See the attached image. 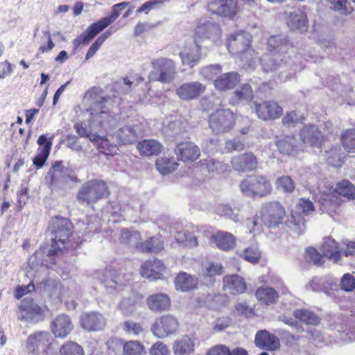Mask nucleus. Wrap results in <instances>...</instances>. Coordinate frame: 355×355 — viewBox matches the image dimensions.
Here are the masks:
<instances>
[{"label": "nucleus", "instance_id": "nucleus-1", "mask_svg": "<svg viewBox=\"0 0 355 355\" xmlns=\"http://www.w3.org/2000/svg\"><path fill=\"white\" fill-rule=\"evenodd\" d=\"M338 196H342L349 200L355 199V186L349 180H343L336 184L334 191L329 193L323 192L320 198L319 202L322 209L326 211L330 216L336 214L341 204L342 200Z\"/></svg>", "mask_w": 355, "mask_h": 355}, {"label": "nucleus", "instance_id": "nucleus-2", "mask_svg": "<svg viewBox=\"0 0 355 355\" xmlns=\"http://www.w3.org/2000/svg\"><path fill=\"white\" fill-rule=\"evenodd\" d=\"M83 103L89 107L87 109L94 120L101 125L110 121V98L101 95L98 89L92 88L87 91L83 98Z\"/></svg>", "mask_w": 355, "mask_h": 355}, {"label": "nucleus", "instance_id": "nucleus-3", "mask_svg": "<svg viewBox=\"0 0 355 355\" xmlns=\"http://www.w3.org/2000/svg\"><path fill=\"white\" fill-rule=\"evenodd\" d=\"M108 188L103 180H89L81 185L76 194L77 202L89 206L107 196Z\"/></svg>", "mask_w": 355, "mask_h": 355}, {"label": "nucleus", "instance_id": "nucleus-4", "mask_svg": "<svg viewBox=\"0 0 355 355\" xmlns=\"http://www.w3.org/2000/svg\"><path fill=\"white\" fill-rule=\"evenodd\" d=\"M242 193L247 197L263 198L272 193V186L267 177L263 175H249L239 184Z\"/></svg>", "mask_w": 355, "mask_h": 355}, {"label": "nucleus", "instance_id": "nucleus-5", "mask_svg": "<svg viewBox=\"0 0 355 355\" xmlns=\"http://www.w3.org/2000/svg\"><path fill=\"white\" fill-rule=\"evenodd\" d=\"M51 227L54 238L52 239L51 249L49 253L53 256L65 248L66 241L71 234L72 225L67 218L56 216L52 218Z\"/></svg>", "mask_w": 355, "mask_h": 355}, {"label": "nucleus", "instance_id": "nucleus-6", "mask_svg": "<svg viewBox=\"0 0 355 355\" xmlns=\"http://www.w3.org/2000/svg\"><path fill=\"white\" fill-rule=\"evenodd\" d=\"M313 202L306 198H301L297 204L295 209L291 211V217L288 223L291 231L300 236L306 230L304 216L309 215L314 211Z\"/></svg>", "mask_w": 355, "mask_h": 355}, {"label": "nucleus", "instance_id": "nucleus-7", "mask_svg": "<svg viewBox=\"0 0 355 355\" xmlns=\"http://www.w3.org/2000/svg\"><path fill=\"white\" fill-rule=\"evenodd\" d=\"M152 64L153 70L148 75L150 81L170 83L174 79L175 66L171 59L160 58L154 60Z\"/></svg>", "mask_w": 355, "mask_h": 355}, {"label": "nucleus", "instance_id": "nucleus-8", "mask_svg": "<svg viewBox=\"0 0 355 355\" xmlns=\"http://www.w3.org/2000/svg\"><path fill=\"white\" fill-rule=\"evenodd\" d=\"M252 35L246 31H240L230 35L227 39V48L230 53L239 55L244 53L245 59L248 60L247 55L254 54V50L251 48Z\"/></svg>", "mask_w": 355, "mask_h": 355}, {"label": "nucleus", "instance_id": "nucleus-9", "mask_svg": "<svg viewBox=\"0 0 355 355\" xmlns=\"http://www.w3.org/2000/svg\"><path fill=\"white\" fill-rule=\"evenodd\" d=\"M208 122L214 132L225 133L234 128L235 117L230 109H218L210 114Z\"/></svg>", "mask_w": 355, "mask_h": 355}, {"label": "nucleus", "instance_id": "nucleus-10", "mask_svg": "<svg viewBox=\"0 0 355 355\" xmlns=\"http://www.w3.org/2000/svg\"><path fill=\"white\" fill-rule=\"evenodd\" d=\"M178 327V320L171 314H165L155 319L151 332L155 337L163 339L174 334Z\"/></svg>", "mask_w": 355, "mask_h": 355}, {"label": "nucleus", "instance_id": "nucleus-11", "mask_svg": "<svg viewBox=\"0 0 355 355\" xmlns=\"http://www.w3.org/2000/svg\"><path fill=\"white\" fill-rule=\"evenodd\" d=\"M285 215L284 207L278 202H267L261 207V220L268 227H275L282 223Z\"/></svg>", "mask_w": 355, "mask_h": 355}, {"label": "nucleus", "instance_id": "nucleus-12", "mask_svg": "<svg viewBox=\"0 0 355 355\" xmlns=\"http://www.w3.org/2000/svg\"><path fill=\"white\" fill-rule=\"evenodd\" d=\"M18 320L37 323L43 320V311L33 299L26 297L19 306Z\"/></svg>", "mask_w": 355, "mask_h": 355}, {"label": "nucleus", "instance_id": "nucleus-13", "mask_svg": "<svg viewBox=\"0 0 355 355\" xmlns=\"http://www.w3.org/2000/svg\"><path fill=\"white\" fill-rule=\"evenodd\" d=\"M111 23V16L102 18L97 22L91 24L86 31L78 35L73 41L74 49H77L80 45H87L101 31L108 26Z\"/></svg>", "mask_w": 355, "mask_h": 355}, {"label": "nucleus", "instance_id": "nucleus-14", "mask_svg": "<svg viewBox=\"0 0 355 355\" xmlns=\"http://www.w3.org/2000/svg\"><path fill=\"white\" fill-rule=\"evenodd\" d=\"M206 89V86L198 81L184 83L176 89L175 93L183 101L198 98Z\"/></svg>", "mask_w": 355, "mask_h": 355}, {"label": "nucleus", "instance_id": "nucleus-15", "mask_svg": "<svg viewBox=\"0 0 355 355\" xmlns=\"http://www.w3.org/2000/svg\"><path fill=\"white\" fill-rule=\"evenodd\" d=\"M54 135H51L48 137V135L45 134L41 135L39 137L37 144L40 147L37 148V155L33 159V164L38 168H42L48 159Z\"/></svg>", "mask_w": 355, "mask_h": 355}, {"label": "nucleus", "instance_id": "nucleus-16", "mask_svg": "<svg viewBox=\"0 0 355 355\" xmlns=\"http://www.w3.org/2000/svg\"><path fill=\"white\" fill-rule=\"evenodd\" d=\"M284 58L282 53L268 51L260 60L263 70L267 73L287 68Z\"/></svg>", "mask_w": 355, "mask_h": 355}, {"label": "nucleus", "instance_id": "nucleus-17", "mask_svg": "<svg viewBox=\"0 0 355 355\" xmlns=\"http://www.w3.org/2000/svg\"><path fill=\"white\" fill-rule=\"evenodd\" d=\"M51 330L56 338H64L73 330V324L71 318L66 314L56 316L51 322Z\"/></svg>", "mask_w": 355, "mask_h": 355}, {"label": "nucleus", "instance_id": "nucleus-18", "mask_svg": "<svg viewBox=\"0 0 355 355\" xmlns=\"http://www.w3.org/2000/svg\"><path fill=\"white\" fill-rule=\"evenodd\" d=\"M301 141L306 145L320 148L323 137L319 128L313 125L304 126L300 132Z\"/></svg>", "mask_w": 355, "mask_h": 355}, {"label": "nucleus", "instance_id": "nucleus-19", "mask_svg": "<svg viewBox=\"0 0 355 355\" xmlns=\"http://www.w3.org/2000/svg\"><path fill=\"white\" fill-rule=\"evenodd\" d=\"M144 81V78L137 73H130L116 81L112 85L118 94H127Z\"/></svg>", "mask_w": 355, "mask_h": 355}, {"label": "nucleus", "instance_id": "nucleus-20", "mask_svg": "<svg viewBox=\"0 0 355 355\" xmlns=\"http://www.w3.org/2000/svg\"><path fill=\"white\" fill-rule=\"evenodd\" d=\"M82 328L88 331H96L103 329L105 321L102 315L96 312L83 313L80 317Z\"/></svg>", "mask_w": 355, "mask_h": 355}, {"label": "nucleus", "instance_id": "nucleus-21", "mask_svg": "<svg viewBox=\"0 0 355 355\" xmlns=\"http://www.w3.org/2000/svg\"><path fill=\"white\" fill-rule=\"evenodd\" d=\"M175 153L179 159L183 162H193L200 155L199 147L193 142L179 144L175 149Z\"/></svg>", "mask_w": 355, "mask_h": 355}, {"label": "nucleus", "instance_id": "nucleus-22", "mask_svg": "<svg viewBox=\"0 0 355 355\" xmlns=\"http://www.w3.org/2000/svg\"><path fill=\"white\" fill-rule=\"evenodd\" d=\"M220 35V29L218 24L207 22L198 26L195 29L194 43L200 44L205 39H216Z\"/></svg>", "mask_w": 355, "mask_h": 355}, {"label": "nucleus", "instance_id": "nucleus-23", "mask_svg": "<svg viewBox=\"0 0 355 355\" xmlns=\"http://www.w3.org/2000/svg\"><path fill=\"white\" fill-rule=\"evenodd\" d=\"M255 110L259 118L263 120L275 119L282 114V108L275 101H263L257 104Z\"/></svg>", "mask_w": 355, "mask_h": 355}, {"label": "nucleus", "instance_id": "nucleus-24", "mask_svg": "<svg viewBox=\"0 0 355 355\" xmlns=\"http://www.w3.org/2000/svg\"><path fill=\"white\" fill-rule=\"evenodd\" d=\"M164 270L165 266L163 262L159 259H149L142 264L140 273L144 277L155 280L161 278Z\"/></svg>", "mask_w": 355, "mask_h": 355}, {"label": "nucleus", "instance_id": "nucleus-25", "mask_svg": "<svg viewBox=\"0 0 355 355\" xmlns=\"http://www.w3.org/2000/svg\"><path fill=\"white\" fill-rule=\"evenodd\" d=\"M195 346L194 336L184 335L174 341L172 349L174 355H191L194 352Z\"/></svg>", "mask_w": 355, "mask_h": 355}, {"label": "nucleus", "instance_id": "nucleus-26", "mask_svg": "<svg viewBox=\"0 0 355 355\" xmlns=\"http://www.w3.org/2000/svg\"><path fill=\"white\" fill-rule=\"evenodd\" d=\"M236 5L234 0H216L209 5V10L214 14L231 18L236 14Z\"/></svg>", "mask_w": 355, "mask_h": 355}, {"label": "nucleus", "instance_id": "nucleus-27", "mask_svg": "<svg viewBox=\"0 0 355 355\" xmlns=\"http://www.w3.org/2000/svg\"><path fill=\"white\" fill-rule=\"evenodd\" d=\"M232 165L238 171H251L257 167V159L252 153L241 154L232 158Z\"/></svg>", "mask_w": 355, "mask_h": 355}, {"label": "nucleus", "instance_id": "nucleus-28", "mask_svg": "<svg viewBox=\"0 0 355 355\" xmlns=\"http://www.w3.org/2000/svg\"><path fill=\"white\" fill-rule=\"evenodd\" d=\"M51 340L48 331H38L28 336L26 347L29 352L34 353L41 348L44 349Z\"/></svg>", "mask_w": 355, "mask_h": 355}, {"label": "nucleus", "instance_id": "nucleus-29", "mask_svg": "<svg viewBox=\"0 0 355 355\" xmlns=\"http://www.w3.org/2000/svg\"><path fill=\"white\" fill-rule=\"evenodd\" d=\"M146 304L153 312L166 311L170 309L171 299L165 293H156L149 295L146 298Z\"/></svg>", "mask_w": 355, "mask_h": 355}, {"label": "nucleus", "instance_id": "nucleus-30", "mask_svg": "<svg viewBox=\"0 0 355 355\" xmlns=\"http://www.w3.org/2000/svg\"><path fill=\"white\" fill-rule=\"evenodd\" d=\"M64 175L62 162H55L45 178L46 182L51 189H55L63 182Z\"/></svg>", "mask_w": 355, "mask_h": 355}, {"label": "nucleus", "instance_id": "nucleus-31", "mask_svg": "<svg viewBox=\"0 0 355 355\" xmlns=\"http://www.w3.org/2000/svg\"><path fill=\"white\" fill-rule=\"evenodd\" d=\"M286 24L291 30L300 33L306 31L308 28L307 17L300 10L290 12L286 17Z\"/></svg>", "mask_w": 355, "mask_h": 355}, {"label": "nucleus", "instance_id": "nucleus-32", "mask_svg": "<svg viewBox=\"0 0 355 355\" xmlns=\"http://www.w3.org/2000/svg\"><path fill=\"white\" fill-rule=\"evenodd\" d=\"M254 343L259 348L268 350H275L279 346L278 338L266 330H261L257 333Z\"/></svg>", "mask_w": 355, "mask_h": 355}, {"label": "nucleus", "instance_id": "nucleus-33", "mask_svg": "<svg viewBox=\"0 0 355 355\" xmlns=\"http://www.w3.org/2000/svg\"><path fill=\"white\" fill-rule=\"evenodd\" d=\"M174 283L177 291L187 292L197 287L198 279L195 275L182 272L176 276Z\"/></svg>", "mask_w": 355, "mask_h": 355}, {"label": "nucleus", "instance_id": "nucleus-34", "mask_svg": "<svg viewBox=\"0 0 355 355\" xmlns=\"http://www.w3.org/2000/svg\"><path fill=\"white\" fill-rule=\"evenodd\" d=\"M223 283L224 289L232 294L243 293L247 288L244 279L237 275L224 277Z\"/></svg>", "mask_w": 355, "mask_h": 355}, {"label": "nucleus", "instance_id": "nucleus-35", "mask_svg": "<svg viewBox=\"0 0 355 355\" xmlns=\"http://www.w3.org/2000/svg\"><path fill=\"white\" fill-rule=\"evenodd\" d=\"M180 56L183 64L193 67L201 59V46L196 43L190 46H186L180 53Z\"/></svg>", "mask_w": 355, "mask_h": 355}, {"label": "nucleus", "instance_id": "nucleus-36", "mask_svg": "<svg viewBox=\"0 0 355 355\" xmlns=\"http://www.w3.org/2000/svg\"><path fill=\"white\" fill-rule=\"evenodd\" d=\"M211 242L223 250L228 251L236 246V238L231 233L227 232H218L212 235Z\"/></svg>", "mask_w": 355, "mask_h": 355}, {"label": "nucleus", "instance_id": "nucleus-37", "mask_svg": "<svg viewBox=\"0 0 355 355\" xmlns=\"http://www.w3.org/2000/svg\"><path fill=\"white\" fill-rule=\"evenodd\" d=\"M279 151L287 155L294 156L300 151L298 141L294 136L287 135L276 141Z\"/></svg>", "mask_w": 355, "mask_h": 355}, {"label": "nucleus", "instance_id": "nucleus-38", "mask_svg": "<svg viewBox=\"0 0 355 355\" xmlns=\"http://www.w3.org/2000/svg\"><path fill=\"white\" fill-rule=\"evenodd\" d=\"M334 287H336V284L332 280L324 282L318 277H313L306 286V289L309 291L314 292L322 291L329 296H331L334 294Z\"/></svg>", "mask_w": 355, "mask_h": 355}, {"label": "nucleus", "instance_id": "nucleus-39", "mask_svg": "<svg viewBox=\"0 0 355 355\" xmlns=\"http://www.w3.org/2000/svg\"><path fill=\"white\" fill-rule=\"evenodd\" d=\"M240 82L236 72H229L218 76L214 80V86L218 90L233 89Z\"/></svg>", "mask_w": 355, "mask_h": 355}, {"label": "nucleus", "instance_id": "nucleus-40", "mask_svg": "<svg viewBox=\"0 0 355 355\" xmlns=\"http://www.w3.org/2000/svg\"><path fill=\"white\" fill-rule=\"evenodd\" d=\"M252 98L253 93L251 87L248 84H245L234 92L229 103L232 105L245 104L250 102Z\"/></svg>", "mask_w": 355, "mask_h": 355}, {"label": "nucleus", "instance_id": "nucleus-41", "mask_svg": "<svg viewBox=\"0 0 355 355\" xmlns=\"http://www.w3.org/2000/svg\"><path fill=\"white\" fill-rule=\"evenodd\" d=\"M137 148L141 155H157L162 149V144L155 139H145L138 143Z\"/></svg>", "mask_w": 355, "mask_h": 355}, {"label": "nucleus", "instance_id": "nucleus-42", "mask_svg": "<svg viewBox=\"0 0 355 355\" xmlns=\"http://www.w3.org/2000/svg\"><path fill=\"white\" fill-rule=\"evenodd\" d=\"M141 134V131L135 127L125 126L121 128L116 133V138L121 144L133 143Z\"/></svg>", "mask_w": 355, "mask_h": 355}, {"label": "nucleus", "instance_id": "nucleus-43", "mask_svg": "<svg viewBox=\"0 0 355 355\" xmlns=\"http://www.w3.org/2000/svg\"><path fill=\"white\" fill-rule=\"evenodd\" d=\"M255 296L261 303L269 305L275 304L279 297L277 292L272 288L261 286L255 293Z\"/></svg>", "mask_w": 355, "mask_h": 355}, {"label": "nucleus", "instance_id": "nucleus-44", "mask_svg": "<svg viewBox=\"0 0 355 355\" xmlns=\"http://www.w3.org/2000/svg\"><path fill=\"white\" fill-rule=\"evenodd\" d=\"M321 250L325 257L336 263L340 260L343 254V250L338 249L336 241L330 238L325 239L321 246Z\"/></svg>", "mask_w": 355, "mask_h": 355}, {"label": "nucleus", "instance_id": "nucleus-45", "mask_svg": "<svg viewBox=\"0 0 355 355\" xmlns=\"http://www.w3.org/2000/svg\"><path fill=\"white\" fill-rule=\"evenodd\" d=\"M164 248V241L160 234L150 237L139 245V250L143 252H158Z\"/></svg>", "mask_w": 355, "mask_h": 355}, {"label": "nucleus", "instance_id": "nucleus-46", "mask_svg": "<svg viewBox=\"0 0 355 355\" xmlns=\"http://www.w3.org/2000/svg\"><path fill=\"white\" fill-rule=\"evenodd\" d=\"M288 49V41L284 35H272L268 40V51L284 55Z\"/></svg>", "mask_w": 355, "mask_h": 355}, {"label": "nucleus", "instance_id": "nucleus-47", "mask_svg": "<svg viewBox=\"0 0 355 355\" xmlns=\"http://www.w3.org/2000/svg\"><path fill=\"white\" fill-rule=\"evenodd\" d=\"M293 315L307 324L318 325L320 322V318L315 313L306 309H296Z\"/></svg>", "mask_w": 355, "mask_h": 355}, {"label": "nucleus", "instance_id": "nucleus-48", "mask_svg": "<svg viewBox=\"0 0 355 355\" xmlns=\"http://www.w3.org/2000/svg\"><path fill=\"white\" fill-rule=\"evenodd\" d=\"M178 164L174 159L159 157L156 161V167L162 175L169 174L177 169Z\"/></svg>", "mask_w": 355, "mask_h": 355}, {"label": "nucleus", "instance_id": "nucleus-49", "mask_svg": "<svg viewBox=\"0 0 355 355\" xmlns=\"http://www.w3.org/2000/svg\"><path fill=\"white\" fill-rule=\"evenodd\" d=\"M175 239L178 243L188 248L196 247L198 244L197 237L191 234H187L184 230L177 231Z\"/></svg>", "mask_w": 355, "mask_h": 355}, {"label": "nucleus", "instance_id": "nucleus-50", "mask_svg": "<svg viewBox=\"0 0 355 355\" xmlns=\"http://www.w3.org/2000/svg\"><path fill=\"white\" fill-rule=\"evenodd\" d=\"M239 255L244 260L255 264L259 261L261 257V252L257 245H252L242 250L239 253Z\"/></svg>", "mask_w": 355, "mask_h": 355}, {"label": "nucleus", "instance_id": "nucleus-51", "mask_svg": "<svg viewBox=\"0 0 355 355\" xmlns=\"http://www.w3.org/2000/svg\"><path fill=\"white\" fill-rule=\"evenodd\" d=\"M81 345L73 341L64 343L60 348V355H84Z\"/></svg>", "mask_w": 355, "mask_h": 355}, {"label": "nucleus", "instance_id": "nucleus-52", "mask_svg": "<svg viewBox=\"0 0 355 355\" xmlns=\"http://www.w3.org/2000/svg\"><path fill=\"white\" fill-rule=\"evenodd\" d=\"M342 144L345 150L355 153V129L346 130L341 137Z\"/></svg>", "mask_w": 355, "mask_h": 355}, {"label": "nucleus", "instance_id": "nucleus-53", "mask_svg": "<svg viewBox=\"0 0 355 355\" xmlns=\"http://www.w3.org/2000/svg\"><path fill=\"white\" fill-rule=\"evenodd\" d=\"M121 240L123 243H125L139 250L141 235L138 232L123 230L121 234Z\"/></svg>", "mask_w": 355, "mask_h": 355}, {"label": "nucleus", "instance_id": "nucleus-54", "mask_svg": "<svg viewBox=\"0 0 355 355\" xmlns=\"http://www.w3.org/2000/svg\"><path fill=\"white\" fill-rule=\"evenodd\" d=\"M144 352V346L139 341L130 340L123 345V355H142Z\"/></svg>", "mask_w": 355, "mask_h": 355}, {"label": "nucleus", "instance_id": "nucleus-55", "mask_svg": "<svg viewBox=\"0 0 355 355\" xmlns=\"http://www.w3.org/2000/svg\"><path fill=\"white\" fill-rule=\"evenodd\" d=\"M203 165L205 166L209 173H215L217 174L224 173L227 168V166L226 164L211 158L205 159Z\"/></svg>", "mask_w": 355, "mask_h": 355}, {"label": "nucleus", "instance_id": "nucleus-56", "mask_svg": "<svg viewBox=\"0 0 355 355\" xmlns=\"http://www.w3.org/2000/svg\"><path fill=\"white\" fill-rule=\"evenodd\" d=\"M221 263H206L202 266V274L204 277H214L223 273Z\"/></svg>", "mask_w": 355, "mask_h": 355}, {"label": "nucleus", "instance_id": "nucleus-57", "mask_svg": "<svg viewBox=\"0 0 355 355\" xmlns=\"http://www.w3.org/2000/svg\"><path fill=\"white\" fill-rule=\"evenodd\" d=\"M277 189L285 193H291L295 189V184L291 177L285 175L279 177L275 182Z\"/></svg>", "mask_w": 355, "mask_h": 355}, {"label": "nucleus", "instance_id": "nucleus-58", "mask_svg": "<svg viewBox=\"0 0 355 355\" xmlns=\"http://www.w3.org/2000/svg\"><path fill=\"white\" fill-rule=\"evenodd\" d=\"M339 148L337 147H333L329 151L325 150V157L329 164L334 166L336 167H340L343 163L341 156L339 153Z\"/></svg>", "mask_w": 355, "mask_h": 355}, {"label": "nucleus", "instance_id": "nucleus-59", "mask_svg": "<svg viewBox=\"0 0 355 355\" xmlns=\"http://www.w3.org/2000/svg\"><path fill=\"white\" fill-rule=\"evenodd\" d=\"M119 309L123 314L130 315L137 309V301L134 297L123 299L119 304Z\"/></svg>", "mask_w": 355, "mask_h": 355}, {"label": "nucleus", "instance_id": "nucleus-60", "mask_svg": "<svg viewBox=\"0 0 355 355\" xmlns=\"http://www.w3.org/2000/svg\"><path fill=\"white\" fill-rule=\"evenodd\" d=\"M218 214L220 216H225L233 221H237L238 218V212L237 209L234 210L232 209L229 205H220L216 210Z\"/></svg>", "mask_w": 355, "mask_h": 355}, {"label": "nucleus", "instance_id": "nucleus-61", "mask_svg": "<svg viewBox=\"0 0 355 355\" xmlns=\"http://www.w3.org/2000/svg\"><path fill=\"white\" fill-rule=\"evenodd\" d=\"M305 258L308 261L317 266H320L324 263L323 257L313 248H309L306 250Z\"/></svg>", "mask_w": 355, "mask_h": 355}, {"label": "nucleus", "instance_id": "nucleus-62", "mask_svg": "<svg viewBox=\"0 0 355 355\" xmlns=\"http://www.w3.org/2000/svg\"><path fill=\"white\" fill-rule=\"evenodd\" d=\"M340 288L346 292L353 291L355 288V277L349 274L345 273L340 279Z\"/></svg>", "mask_w": 355, "mask_h": 355}, {"label": "nucleus", "instance_id": "nucleus-63", "mask_svg": "<svg viewBox=\"0 0 355 355\" xmlns=\"http://www.w3.org/2000/svg\"><path fill=\"white\" fill-rule=\"evenodd\" d=\"M150 355H168L170 354L168 346L161 341L154 343L149 349Z\"/></svg>", "mask_w": 355, "mask_h": 355}, {"label": "nucleus", "instance_id": "nucleus-64", "mask_svg": "<svg viewBox=\"0 0 355 355\" xmlns=\"http://www.w3.org/2000/svg\"><path fill=\"white\" fill-rule=\"evenodd\" d=\"M221 67L219 64L210 65L203 67L200 69V73L208 80H211L220 73L221 71Z\"/></svg>", "mask_w": 355, "mask_h": 355}]
</instances>
